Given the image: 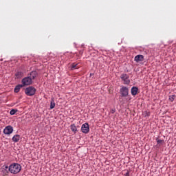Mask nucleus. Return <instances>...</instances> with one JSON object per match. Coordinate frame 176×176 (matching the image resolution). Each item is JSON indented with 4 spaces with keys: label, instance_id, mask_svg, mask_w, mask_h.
I'll return each instance as SVG.
<instances>
[{
    "label": "nucleus",
    "instance_id": "obj_1",
    "mask_svg": "<svg viewBox=\"0 0 176 176\" xmlns=\"http://www.w3.org/2000/svg\"><path fill=\"white\" fill-rule=\"evenodd\" d=\"M21 171V165L19 163H12L9 166H3L2 168V172L5 175H8L9 172L11 174H19Z\"/></svg>",
    "mask_w": 176,
    "mask_h": 176
},
{
    "label": "nucleus",
    "instance_id": "obj_2",
    "mask_svg": "<svg viewBox=\"0 0 176 176\" xmlns=\"http://www.w3.org/2000/svg\"><path fill=\"white\" fill-rule=\"evenodd\" d=\"M36 89L34 87H29L25 89V94L26 96H32L35 94Z\"/></svg>",
    "mask_w": 176,
    "mask_h": 176
},
{
    "label": "nucleus",
    "instance_id": "obj_3",
    "mask_svg": "<svg viewBox=\"0 0 176 176\" xmlns=\"http://www.w3.org/2000/svg\"><path fill=\"white\" fill-rule=\"evenodd\" d=\"M32 84V78L30 77H25L22 79V85L23 86H30Z\"/></svg>",
    "mask_w": 176,
    "mask_h": 176
},
{
    "label": "nucleus",
    "instance_id": "obj_4",
    "mask_svg": "<svg viewBox=\"0 0 176 176\" xmlns=\"http://www.w3.org/2000/svg\"><path fill=\"white\" fill-rule=\"evenodd\" d=\"M120 94L122 97H127L129 96V88L124 86H122L120 89Z\"/></svg>",
    "mask_w": 176,
    "mask_h": 176
},
{
    "label": "nucleus",
    "instance_id": "obj_5",
    "mask_svg": "<svg viewBox=\"0 0 176 176\" xmlns=\"http://www.w3.org/2000/svg\"><path fill=\"white\" fill-rule=\"evenodd\" d=\"M81 131L82 133L84 134H87L90 131V126H89V124L85 123L81 126Z\"/></svg>",
    "mask_w": 176,
    "mask_h": 176
},
{
    "label": "nucleus",
    "instance_id": "obj_6",
    "mask_svg": "<svg viewBox=\"0 0 176 176\" xmlns=\"http://www.w3.org/2000/svg\"><path fill=\"white\" fill-rule=\"evenodd\" d=\"M120 78L122 80H123L124 85H129L130 84V79H129V75L126 74H121Z\"/></svg>",
    "mask_w": 176,
    "mask_h": 176
},
{
    "label": "nucleus",
    "instance_id": "obj_7",
    "mask_svg": "<svg viewBox=\"0 0 176 176\" xmlns=\"http://www.w3.org/2000/svg\"><path fill=\"white\" fill-rule=\"evenodd\" d=\"M12 133H13V126L8 125L5 127V129L3 130L4 134L9 135L12 134Z\"/></svg>",
    "mask_w": 176,
    "mask_h": 176
},
{
    "label": "nucleus",
    "instance_id": "obj_8",
    "mask_svg": "<svg viewBox=\"0 0 176 176\" xmlns=\"http://www.w3.org/2000/svg\"><path fill=\"white\" fill-rule=\"evenodd\" d=\"M136 63H140V61H144V55H137L134 58Z\"/></svg>",
    "mask_w": 176,
    "mask_h": 176
},
{
    "label": "nucleus",
    "instance_id": "obj_9",
    "mask_svg": "<svg viewBox=\"0 0 176 176\" xmlns=\"http://www.w3.org/2000/svg\"><path fill=\"white\" fill-rule=\"evenodd\" d=\"M131 93L132 96H137L138 93V87H133L131 89Z\"/></svg>",
    "mask_w": 176,
    "mask_h": 176
},
{
    "label": "nucleus",
    "instance_id": "obj_10",
    "mask_svg": "<svg viewBox=\"0 0 176 176\" xmlns=\"http://www.w3.org/2000/svg\"><path fill=\"white\" fill-rule=\"evenodd\" d=\"M23 76H24V73H23V72H17L15 74L16 79H21V78H23Z\"/></svg>",
    "mask_w": 176,
    "mask_h": 176
},
{
    "label": "nucleus",
    "instance_id": "obj_11",
    "mask_svg": "<svg viewBox=\"0 0 176 176\" xmlns=\"http://www.w3.org/2000/svg\"><path fill=\"white\" fill-rule=\"evenodd\" d=\"M80 68V63H72V67L71 69L74 70V69H78Z\"/></svg>",
    "mask_w": 176,
    "mask_h": 176
},
{
    "label": "nucleus",
    "instance_id": "obj_12",
    "mask_svg": "<svg viewBox=\"0 0 176 176\" xmlns=\"http://www.w3.org/2000/svg\"><path fill=\"white\" fill-rule=\"evenodd\" d=\"M70 129H71L72 131H73V133H74V134H76V132L78 131V128L76 127V125H75V124H72L70 125Z\"/></svg>",
    "mask_w": 176,
    "mask_h": 176
},
{
    "label": "nucleus",
    "instance_id": "obj_13",
    "mask_svg": "<svg viewBox=\"0 0 176 176\" xmlns=\"http://www.w3.org/2000/svg\"><path fill=\"white\" fill-rule=\"evenodd\" d=\"M21 136L20 135H15L12 137V141L13 142H19V141H20L21 139Z\"/></svg>",
    "mask_w": 176,
    "mask_h": 176
},
{
    "label": "nucleus",
    "instance_id": "obj_14",
    "mask_svg": "<svg viewBox=\"0 0 176 176\" xmlns=\"http://www.w3.org/2000/svg\"><path fill=\"white\" fill-rule=\"evenodd\" d=\"M36 76H38V72H36V71H33L30 73V77L31 79H35V78H36Z\"/></svg>",
    "mask_w": 176,
    "mask_h": 176
},
{
    "label": "nucleus",
    "instance_id": "obj_15",
    "mask_svg": "<svg viewBox=\"0 0 176 176\" xmlns=\"http://www.w3.org/2000/svg\"><path fill=\"white\" fill-rule=\"evenodd\" d=\"M21 87H23V85H16L14 89V93H19V91H20V89H21Z\"/></svg>",
    "mask_w": 176,
    "mask_h": 176
},
{
    "label": "nucleus",
    "instance_id": "obj_16",
    "mask_svg": "<svg viewBox=\"0 0 176 176\" xmlns=\"http://www.w3.org/2000/svg\"><path fill=\"white\" fill-rule=\"evenodd\" d=\"M54 107H56V102H54V98H52L50 102V109H53Z\"/></svg>",
    "mask_w": 176,
    "mask_h": 176
},
{
    "label": "nucleus",
    "instance_id": "obj_17",
    "mask_svg": "<svg viewBox=\"0 0 176 176\" xmlns=\"http://www.w3.org/2000/svg\"><path fill=\"white\" fill-rule=\"evenodd\" d=\"M174 100H175V95H171L169 96V101L173 102V101H174Z\"/></svg>",
    "mask_w": 176,
    "mask_h": 176
},
{
    "label": "nucleus",
    "instance_id": "obj_18",
    "mask_svg": "<svg viewBox=\"0 0 176 176\" xmlns=\"http://www.w3.org/2000/svg\"><path fill=\"white\" fill-rule=\"evenodd\" d=\"M17 112V110L16 109H12L10 111V114L11 115H16V113Z\"/></svg>",
    "mask_w": 176,
    "mask_h": 176
},
{
    "label": "nucleus",
    "instance_id": "obj_19",
    "mask_svg": "<svg viewBox=\"0 0 176 176\" xmlns=\"http://www.w3.org/2000/svg\"><path fill=\"white\" fill-rule=\"evenodd\" d=\"M145 116H151V112L146 111H144Z\"/></svg>",
    "mask_w": 176,
    "mask_h": 176
},
{
    "label": "nucleus",
    "instance_id": "obj_20",
    "mask_svg": "<svg viewBox=\"0 0 176 176\" xmlns=\"http://www.w3.org/2000/svg\"><path fill=\"white\" fill-rule=\"evenodd\" d=\"M156 141L157 144H162V142H164L163 140H160L159 138H156Z\"/></svg>",
    "mask_w": 176,
    "mask_h": 176
},
{
    "label": "nucleus",
    "instance_id": "obj_21",
    "mask_svg": "<svg viewBox=\"0 0 176 176\" xmlns=\"http://www.w3.org/2000/svg\"><path fill=\"white\" fill-rule=\"evenodd\" d=\"M116 109H112L111 110V113H113L114 112H116Z\"/></svg>",
    "mask_w": 176,
    "mask_h": 176
},
{
    "label": "nucleus",
    "instance_id": "obj_22",
    "mask_svg": "<svg viewBox=\"0 0 176 176\" xmlns=\"http://www.w3.org/2000/svg\"><path fill=\"white\" fill-rule=\"evenodd\" d=\"M126 175L127 176H129V172H127V173H126Z\"/></svg>",
    "mask_w": 176,
    "mask_h": 176
}]
</instances>
